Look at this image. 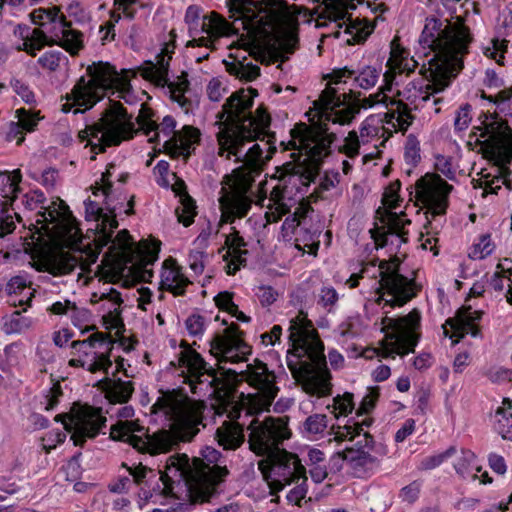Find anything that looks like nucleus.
Returning a JSON list of instances; mask_svg holds the SVG:
<instances>
[{"label":"nucleus","instance_id":"nucleus-1","mask_svg":"<svg viewBox=\"0 0 512 512\" xmlns=\"http://www.w3.org/2000/svg\"><path fill=\"white\" fill-rule=\"evenodd\" d=\"M257 95L256 89H240L227 98L217 113L218 154L226 159L235 156V162L242 163L224 177L225 186L219 198V227L248 214L258 192L253 189L255 179L260 175L265 159L269 158L263 156V148L258 143L242 153L245 143L265 137L270 126V115L263 106L256 109L255 115L250 111Z\"/></svg>","mask_w":512,"mask_h":512},{"label":"nucleus","instance_id":"nucleus-2","mask_svg":"<svg viewBox=\"0 0 512 512\" xmlns=\"http://www.w3.org/2000/svg\"><path fill=\"white\" fill-rule=\"evenodd\" d=\"M473 40L465 19L454 16L451 19H426V24L420 37V43L434 52L429 60L431 84L423 80L409 82L399 93L414 109L427 104L431 96L443 91L452 78L463 67L462 56L468 53Z\"/></svg>","mask_w":512,"mask_h":512},{"label":"nucleus","instance_id":"nucleus-3","mask_svg":"<svg viewBox=\"0 0 512 512\" xmlns=\"http://www.w3.org/2000/svg\"><path fill=\"white\" fill-rule=\"evenodd\" d=\"M152 411L162 412L169 420L168 429H160L149 435L136 421L132 406H124L117 412L120 420L111 426L110 437L130 444L139 452L151 455L167 453L177 449L180 443L190 442L199 432L201 413L187 402L170 394H164L152 406Z\"/></svg>","mask_w":512,"mask_h":512},{"label":"nucleus","instance_id":"nucleus-4","mask_svg":"<svg viewBox=\"0 0 512 512\" xmlns=\"http://www.w3.org/2000/svg\"><path fill=\"white\" fill-rule=\"evenodd\" d=\"M289 339L293 353L287 356V366L303 390L318 397L330 394L331 375L326 365L324 344L312 323L298 315L290 321Z\"/></svg>","mask_w":512,"mask_h":512},{"label":"nucleus","instance_id":"nucleus-5","mask_svg":"<svg viewBox=\"0 0 512 512\" xmlns=\"http://www.w3.org/2000/svg\"><path fill=\"white\" fill-rule=\"evenodd\" d=\"M291 137L289 144L305 157L297 163L288 162L282 166L279 171L280 183L270 193L275 203H280L285 198L286 184L292 178L298 176L305 184L314 181L323 159L331 153V144L336 139L334 133L328 132L326 124L321 123L314 126L299 123L291 130Z\"/></svg>","mask_w":512,"mask_h":512},{"label":"nucleus","instance_id":"nucleus-6","mask_svg":"<svg viewBox=\"0 0 512 512\" xmlns=\"http://www.w3.org/2000/svg\"><path fill=\"white\" fill-rule=\"evenodd\" d=\"M201 455L202 457L193 458H189L186 454L173 455V461L178 466L170 468L173 476L188 477L192 504L209 502L229 475L226 465H222L221 452L215 448L206 447Z\"/></svg>","mask_w":512,"mask_h":512},{"label":"nucleus","instance_id":"nucleus-7","mask_svg":"<svg viewBox=\"0 0 512 512\" xmlns=\"http://www.w3.org/2000/svg\"><path fill=\"white\" fill-rule=\"evenodd\" d=\"M111 89H115L117 97L126 103L136 102V96L127 78L120 77L115 67L107 62H94L86 68V75L78 79L71 92L66 95V99L74 106L83 107L85 111L103 99Z\"/></svg>","mask_w":512,"mask_h":512},{"label":"nucleus","instance_id":"nucleus-8","mask_svg":"<svg viewBox=\"0 0 512 512\" xmlns=\"http://www.w3.org/2000/svg\"><path fill=\"white\" fill-rule=\"evenodd\" d=\"M109 103L100 120L79 133L82 140H88L95 153L119 145L123 140L132 138L136 132L132 117L123 105L113 100H109Z\"/></svg>","mask_w":512,"mask_h":512},{"label":"nucleus","instance_id":"nucleus-9","mask_svg":"<svg viewBox=\"0 0 512 512\" xmlns=\"http://www.w3.org/2000/svg\"><path fill=\"white\" fill-rule=\"evenodd\" d=\"M152 114L153 112L150 108L146 107L144 104L141 105V109L136 118L140 130L147 136L151 132H154V135L149 138L150 142L158 140L159 134L162 133L164 136L168 137V139L164 141L166 153L169 154L171 158L182 156L186 160L191 155L192 146L199 140V130L192 126L185 125L180 131H176V120L172 116L167 115L160 124H156V122L152 120Z\"/></svg>","mask_w":512,"mask_h":512},{"label":"nucleus","instance_id":"nucleus-10","mask_svg":"<svg viewBox=\"0 0 512 512\" xmlns=\"http://www.w3.org/2000/svg\"><path fill=\"white\" fill-rule=\"evenodd\" d=\"M249 449L258 456L267 458L283 448V442L291 437L287 417L253 418L247 425Z\"/></svg>","mask_w":512,"mask_h":512},{"label":"nucleus","instance_id":"nucleus-11","mask_svg":"<svg viewBox=\"0 0 512 512\" xmlns=\"http://www.w3.org/2000/svg\"><path fill=\"white\" fill-rule=\"evenodd\" d=\"M421 315L417 309H413L403 317L393 318L385 316L382 319V330L386 333L385 343L381 349L383 357L405 355L414 351L419 340L418 329Z\"/></svg>","mask_w":512,"mask_h":512},{"label":"nucleus","instance_id":"nucleus-12","mask_svg":"<svg viewBox=\"0 0 512 512\" xmlns=\"http://www.w3.org/2000/svg\"><path fill=\"white\" fill-rule=\"evenodd\" d=\"M240 375L242 380L255 390L254 393L248 394L249 406L246 407V416L269 410L279 392L275 372L264 362L255 359Z\"/></svg>","mask_w":512,"mask_h":512},{"label":"nucleus","instance_id":"nucleus-13","mask_svg":"<svg viewBox=\"0 0 512 512\" xmlns=\"http://www.w3.org/2000/svg\"><path fill=\"white\" fill-rule=\"evenodd\" d=\"M354 94H338L337 90L327 86L322 92L315 105H320V121H329L340 125H346L352 122L361 108H370L375 105L371 96L360 100L354 97ZM360 96V94L358 95Z\"/></svg>","mask_w":512,"mask_h":512},{"label":"nucleus","instance_id":"nucleus-14","mask_svg":"<svg viewBox=\"0 0 512 512\" xmlns=\"http://www.w3.org/2000/svg\"><path fill=\"white\" fill-rule=\"evenodd\" d=\"M114 230L111 232L110 252H123L127 254V262L131 263L130 271L139 281L148 282L153 277V271L148 269L158 259L159 245L148 244L142 241L138 247L133 248L132 238L128 230L118 232L113 238Z\"/></svg>","mask_w":512,"mask_h":512},{"label":"nucleus","instance_id":"nucleus-15","mask_svg":"<svg viewBox=\"0 0 512 512\" xmlns=\"http://www.w3.org/2000/svg\"><path fill=\"white\" fill-rule=\"evenodd\" d=\"M379 288L380 294L377 303L385 301L384 305L390 307L403 306L416 296V284L414 280L399 273V261L395 258L392 262L383 260L379 263Z\"/></svg>","mask_w":512,"mask_h":512},{"label":"nucleus","instance_id":"nucleus-16","mask_svg":"<svg viewBox=\"0 0 512 512\" xmlns=\"http://www.w3.org/2000/svg\"><path fill=\"white\" fill-rule=\"evenodd\" d=\"M270 469H265V460L259 462V469L267 480L271 494H277L286 486L298 483L301 478L307 476L306 468L301 463L298 455L284 448L267 458Z\"/></svg>","mask_w":512,"mask_h":512},{"label":"nucleus","instance_id":"nucleus-17","mask_svg":"<svg viewBox=\"0 0 512 512\" xmlns=\"http://www.w3.org/2000/svg\"><path fill=\"white\" fill-rule=\"evenodd\" d=\"M178 361L179 366L185 368V382L189 384L192 393L216 395L225 388L226 383L222 377L217 375L215 369L207 367V363L195 350L181 351Z\"/></svg>","mask_w":512,"mask_h":512},{"label":"nucleus","instance_id":"nucleus-18","mask_svg":"<svg viewBox=\"0 0 512 512\" xmlns=\"http://www.w3.org/2000/svg\"><path fill=\"white\" fill-rule=\"evenodd\" d=\"M115 168L114 164H109L107 166L106 171L102 174L101 177V185L96 183L95 190H93V194L97 195L98 191H101L105 196L106 200V209L107 212H104L103 208L99 207L96 202L89 201L86 203V211L87 213H91L96 216V219L100 221L97 224L99 228V232L96 236L95 242L98 249H103L108 245L111 241V232L118 227V221L116 220V211H121L123 205L122 203L118 207L117 205L111 204V195H112V182L110 181V177L112 176V170Z\"/></svg>","mask_w":512,"mask_h":512},{"label":"nucleus","instance_id":"nucleus-19","mask_svg":"<svg viewBox=\"0 0 512 512\" xmlns=\"http://www.w3.org/2000/svg\"><path fill=\"white\" fill-rule=\"evenodd\" d=\"M55 421H61L65 430L72 432L71 439L76 446H83L87 438H95L106 418L101 415V410L88 405L73 406L71 415L58 414Z\"/></svg>","mask_w":512,"mask_h":512},{"label":"nucleus","instance_id":"nucleus-20","mask_svg":"<svg viewBox=\"0 0 512 512\" xmlns=\"http://www.w3.org/2000/svg\"><path fill=\"white\" fill-rule=\"evenodd\" d=\"M178 466L173 461V456L169 457L166 465V471H156L147 468L141 464L136 467L129 468V473L133 477L134 482L138 485H147L151 487L152 492L159 496L165 497H176V488L183 486L186 488L188 497L190 498V484L188 483V477L173 476L170 473V468Z\"/></svg>","mask_w":512,"mask_h":512},{"label":"nucleus","instance_id":"nucleus-21","mask_svg":"<svg viewBox=\"0 0 512 512\" xmlns=\"http://www.w3.org/2000/svg\"><path fill=\"white\" fill-rule=\"evenodd\" d=\"M277 0H227L229 17L240 21L242 28L252 30L265 25L278 15Z\"/></svg>","mask_w":512,"mask_h":512},{"label":"nucleus","instance_id":"nucleus-22","mask_svg":"<svg viewBox=\"0 0 512 512\" xmlns=\"http://www.w3.org/2000/svg\"><path fill=\"white\" fill-rule=\"evenodd\" d=\"M83 35L81 32L72 29L65 21L59 22V32L54 31L53 36L48 37L40 28H34L24 42V49L31 55L42 49L45 45L58 44L71 55H76L83 48Z\"/></svg>","mask_w":512,"mask_h":512},{"label":"nucleus","instance_id":"nucleus-23","mask_svg":"<svg viewBox=\"0 0 512 512\" xmlns=\"http://www.w3.org/2000/svg\"><path fill=\"white\" fill-rule=\"evenodd\" d=\"M486 153L503 169L507 170L512 161V131L502 121L493 120L481 129Z\"/></svg>","mask_w":512,"mask_h":512},{"label":"nucleus","instance_id":"nucleus-24","mask_svg":"<svg viewBox=\"0 0 512 512\" xmlns=\"http://www.w3.org/2000/svg\"><path fill=\"white\" fill-rule=\"evenodd\" d=\"M453 186L438 175H426L416 182V197L434 218L444 215Z\"/></svg>","mask_w":512,"mask_h":512},{"label":"nucleus","instance_id":"nucleus-25","mask_svg":"<svg viewBox=\"0 0 512 512\" xmlns=\"http://www.w3.org/2000/svg\"><path fill=\"white\" fill-rule=\"evenodd\" d=\"M243 333L238 325L231 324L222 334H215L210 341L211 350L215 351L221 361L238 363L246 360L251 347L243 340Z\"/></svg>","mask_w":512,"mask_h":512},{"label":"nucleus","instance_id":"nucleus-26","mask_svg":"<svg viewBox=\"0 0 512 512\" xmlns=\"http://www.w3.org/2000/svg\"><path fill=\"white\" fill-rule=\"evenodd\" d=\"M248 409L235 401L227 402L224 406V412L229 420L224 421L216 430L215 438L218 444L225 450H236L245 441L244 423H239L241 413Z\"/></svg>","mask_w":512,"mask_h":512},{"label":"nucleus","instance_id":"nucleus-27","mask_svg":"<svg viewBox=\"0 0 512 512\" xmlns=\"http://www.w3.org/2000/svg\"><path fill=\"white\" fill-rule=\"evenodd\" d=\"M59 203L53 202L51 206L45 208L41 213L45 224H53L52 230L54 236L62 242L76 241L80 234L76 219L73 217L66 203L58 199ZM40 222V220H38Z\"/></svg>","mask_w":512,"mask_h":512},{"label":"nucleus","instance_id":"nucleus-28","mask_svg":"<svg viewBox=\"0 0 512 512\" xmlns=\"http://www.w3.org/2000/svg\"><path fill=\"white\" fill-rule=\"evenodd\" d=\"M98 254L85 253L82 250L64 251L53 253L46 261V271L53 276H60L72 272L76 267L87 271L89 266L96 262Z\"/></svg>","mask_w":512,"mask_h":512},{"label":"nucleus","instance_id":"nucleus-29","mask_svg":"<svg viewBox=\"0 0 512 512\" xmlns=\"http://www.w3.org/2000/svg\"><path fill=\"white\" fill-rule=\"evenodd\" d=\"M238 28L231 24L218 12L212 11L209 14L203 16L202 24L200 28L201 33H205L206 36L193 37L188 41V47L203 46L206 48H213L215 41L222 37H229L236 35Z\"/></svg>","mask_w":512,"mask_h":512},{"label":"nucleus","instance_id":"nucleus-30","mask_svg":"<svg viewBox=\"0 0 512 512\" xmlns=\"http://www.w3.org/2000/svg\"><path fill=\"white\" fill-rule=\"evenodd\" d=\"M482 316L481 311H472L471 307H463L456 316L446 320L444 325V334L449 337L463 338L466 334L473 337L480 335V329L475 324Z\"/></svg>","mask_w":512,"mask_h":512},{"label":"nucleus","instance_id":"nucleus-31","mask_svg":"<svg viewBox=\"0 0 512 512\" xmlns=\"http://www.w3.org/2000/svg\"><path fill=\"white\" fill-rule=\"evenodd\" d=\"M373 448V438L369 433H364L363 440L358 441L355 447H347L337 452V456L346 461L352 468H367L372 466L376 458L370 454Z\"/></svg>","mask_w":512,"mask_h":512},{"label":"nucleus","instance_id":"nucleus-32","mask_svg":"<svg viewBox=\"0 0 512 512\" xmlns=\"http://www.w3.org/2000/svg\"><path fill=\"white\" fill-rule=\"evenodd\" d=\"M190 280L182 272V268L173 258H168L163 262L161 272L160 288L168 291L175 296L184 295L186 287Z\"/></svg>","mask_w":512,"mask_h":512},{"label":"nucleus","instance_id":"nucleus-33","mask_svg":"<svg viewBox=\"0 0 512 512\" xmlns=\"http://www.w3.org/2000/svg\"><path fill=\"white\" fill-rule=\"evenodd\" d=\"M225 245L228 250L224 255V260L230 259L227 263V274L234 275L246 262L245 255L248 252L242 249L246 246V242L240 236L239 231L235 227H231V232L225 236Z\"/></svg>","mask_w":512,"mask_h":512},{"label":"nucleus","instance_id":"nucleus-34","mask_svg":"<svg viewBox=\"0 0 512 512\" xmlns=\"http://www.w3.org/2000/svg\"><path fill=\"white\" fill-rule=\"evenodd\" d=\"M17 122H11L6 134L8 141H16L20 145L25 139L26 132H32L36 128L40 117L38 113L20 108L16 110Z\"/></svg>","mask_w":512,"mask_h":512},{"label":"nucleus","instance_id":"nucleus-35","mask_svg":"<svg viewBox=\"0 0 512 512\" xmlns=\"http://www.w3.org/2000/svg\"><path fill=\"white\" fill-rule=\"evenodd\" d=\"M494 428L503 439L512 441V401L504 399L494 415Z\"/></svg>","mask_w":512,"mask_h":512},{"label":"nucleus","instance_id":"nucleus-36","mask_svg":"<svg viewBox=\"0 0 512 512\" xmlns=\"http://www.w3.org/2000/svg\"><path fill=\"white\" fill-rule=\"evenodd\" d=\"M134 392V385L131 381H123L121 379L110 383L106 390V398L111 404L127 403Z\"/></svg>","mask_w":512,"mask_h":512},{"label":"nucleus","instance_id":"nucleus-37","mask_svg":"<svg viewBox=\"0 0 512 512\" xmlns=\"http://www.w3.org/2000/svg\"><path fill=\"white\" fill-rule=\"evenodd\" d=\"M476 456L470 450H461V455L457 458L454 468L462 478L475 480L478 478V472L481 471V467L475 463Z\"/></svg>","mask_w":512,"mask_h":512},{"label":"nucleus","instance_id":"nucleus-38","mask_svg":"<svg viewBox=\"0 0 512 512\" xmlns=\"http://www.w3.org/2000/svg\"><path fill=\"white\" fill-rule=\"evenodd\" d=\"M226 71L240 80L251 82L260 75V67L251 62L245 63L234 59L231 62L225 61Z\"/></svg>","mask_w":512,"mask_h":512},{"label":"nucleus","instance_id":"nucleus-39","mask_svg":"<svg viewBox=\"0 0 512 512\" xmlns=\"http://www.w3.org/2000/svg\"><path fill=\"white\" fill-rule=\"evenodd\" d=\"M390 103L392 106H395V108H391L387 116L390 118V121H396L399 130L406 131L414 120V116L411 114V108L403 100H391Z\"/></svg>","mask_w":512,"mask_h":512},{"label":"nucleus","instance_id":"nucleus-40","mask_svg":"<svg viewBox=\"0 0 512 512\" xmlns=\"http://www.w3.org/2000/svg\"><path fill=\"white\" fill-rule=\"evenodd\" d=\"M370 424L371 420L364 419L362 422L353 421L344 426L332 425L329 434L333 435L334 441L341 443L346 440H353L355 436L360 435L363 426H369Z\"/></svg>","mask_w":512,"mask_h":512},{"label":"nucleus","instance_id":"nucleus-41","mask_svg":"<svg viewBox=\"0 0 512 512\" xmlns=\"http://www.w3.org/2000/svg\"><path fill=\"white\" fill-rule=\"evenodd\" d=\"M328 427V417L325 414H312L308 416L301 425L302 432L308 438L317 439L323 436Z\"/></svg>","mask_w":512,"mask_h":512},{"label":"nucleus","instance_id":"nucleus-42","mask_svg":"<svg viewBox=\"0 0 512 512\" xmlns=\"http://www.w3.org/2000/svg\"><path fill=\"white\" fill-rule=\"evenodd\" d=\"M69 365L72 367H83L86 368L89 372L95 373L97 371H104L106 374L108 373V369L112 366V362L110 360V356L108 353H94L93 360L90 363H86L81 359H71L69 361Z\"/></svg>","mask_w":512,"mask_h":512},{"label":"nucleus","instance_id":"nucleus-43","mask_svg":"<svg viewBox=\"0 0 512 512\" xmlns=\"http://www.w3.org/2000/svg\"><path fill=\"white\" fill-rule=\"evenodd\" d=\"M96 343H99L100 345H107V349L110 351L113 341L109 335L96 332L85 340L73 341L71 347L78 352L82 351L84 354L88 355V351L86 349L94 347Z\"/></svg>","mask_w":512,"mask_h":512},{"label":"nucleus","instance_id":"nucleus-44","mask_svg":"<svg viewBox=\"0 0 512 512\" xmlns=\"http://www.w3.org/2000/svg\"><path fill=\"white\" fill-rule=\"evenodd\" d=\"M180 203V206L176 209V214L179 222L183 223V225L187 227L194 221L196 205L188 193L181 196Z\"/></svg>","mask_w":512,"mask_h":512},{"label":"nucleus","instance_id":"nucleus-45","mask_svg":"<svg viewBox=\"0 0 512 512\" xmlns=\"http://www.w3.org/2000/svg\"><path fill=\"white\" fill-rule=\"evenodd\" d=\"M21 181L20 170L13 171V174L9 172H0V194L4 198H9L18 190V184Z\"/></svg>","mask_w":512,"mask_h":512},{"label":"nucleus","instance_id":"nucleus-46","mask_svg":"<svg viewBox=\"0 0 512 512\" xmlns=\"http://www.w3.org/2000/svg\"><path fill=\"white\" fill-rule=\"evenodd\" d=\"M404 159L406 164L415 167L421 161L420 143L415 135L410 134L407 137L404 147Z\"/></svg>","mask_w":512,"mask_h":512},{"label":"nucleus","instance_id":"nucleus-47","mask_svg":"<svg viewBox=\"0 0 512 512\" xmlns=\"http://www.w3.org/2000/svg\"><path fill=\"white\" fill-rule=\"evenodd\" d=\"M494 248L490 235L484 234L480 237V241L473 245L468 256L472 260H481L489 256Z\"/></svg>","mask_w":512,"mask_h":512},{"label":"nucleus","instance_id":"nucleus-48","mask_svg":"<svg viewBox=\"0 0 512 512\" xmlns=\"http://www.w3.org/2000/svg\"><path fill=\"white\" fill-rule=\"evenodd\" d=\"M455 453L456 448L454 446H450L442 453L423 458L419 463L418 469L422 471L432 470L440 466L445 460L452 457Z\"/></svg>","mask_w":512,"mask_h":512},{"label":"nucleus","instance_id":"nucleus-49","mask_svg":"<svg viewBox=\"0 0 512 512\" xmlns=\"http://www.w3.org/2000/svg\"><path fill=\"white\" fill-rule=\"evenodd\" d=\"M32 325V321L28 317L21 315L20 311H14L11 314L9 322L5 323L4 328L6 333H21Z\"/></svg>","mask_w":512,"mask_h":512},{"label":"nucleus","instance_id":"nucleus-50","mask_svg":"<svg viewBox=\"0 0 512 512\" xmlns=\"http://www.w3.org/2000/svg\"><path fill=\"white\" fill-rule=\"evenodd\" d=\"M379 78V71L371 66L363 68L360 73L355 76L354 82L356 85L363 89H369L373 87Z\"/></svg>","mask_w":512,"mask_h":512},{"label":"nucleus","instance_id":"nucleus-51","mask_svg":"<svg viewBox=\"0 0 512 512\" xmlns=\"http://www.w3.org/2000/svg\"><path fill=\"white\" fill-rule=\"evenodd\" d=\"M14 229L12 210L9 208L7 201L0 199V237L13 232Z\"/></svg>","mask_w":512,"mask_h":512},{"label":"nucleus","instance_id":"nucleus-52","mask_svg":"<svg viewBox=\"0 0 512 512\" xmlns=\"http://www.w3.org/2000/svg\"><path fill=\"white\" fill-rule=\"evenodd\" d=\"M307 476L300 479L298 483H294L295 486L287 493L286 499L290 504L302 506V500L306 498L308 492Z\"/></svg>","mask_w":512,"mask_h":512},{"label":"nucleus","instance_id":"nucleus-53","mask_svg":"<svg viewBox=\"0 0 512 512\" xmlns=\"http://www.w3.org/2000/svg\"><path fill=\"white\" fill-rule=\"evenodd\" d=\"M31 285L30 279L25 274H20L12 277L5 286V292L8 295L21 294L26 288Z\"/></svg>","mask_w":512,"mask_h":512},{"label":"nucleus","instance_id":"nucleus-54","mask_svg":"<svg viewBox=\"0 0 512 512\" xmlns=\"http://www.w3.org/2000/svg\"><path fill=\"white\" fill-rule=\"evenodd\" d=\"M334 409L338 411L336 417L347 416L354 409L353 394L346 392L334 398Z\"/></svg>","mask_w":512,"mask_h":512},{"label":"nucleus","instance_id":"nucleus-55","mask_svg":"<svg viewBox=\"0 0 512 512\" xmlns=\"http://www.w3.org/2000/svg\"><path fill=\"white\" fill-rule=\"evenodd\" d=\"M338 293L331 286H323L319 292V304L331 311L338 301Z\"/></svg>","mask_w":512,"mask_h":512},{"label":"nucleus","instance_id":"nucleus-56","mask_svg":"<svg viewBox=\"0 0 512 512\" xmlns=\"http://www.w3.org/2000/svg\"><path fill=\"white\" fill-rule=\"evenodd\" d=\"M472 120L471 105L464 104L459 107L454 120V128L457 131L466 130Z\"/></svg>","mask_w":512,"mask_h":512},{"label":"nucleus","instance_id":"nucleus-57","mask_svg":"<svg viewBox=\"0 0 512 512\" xmlns=\"http://www.w3.org/2000/svg\"><path fill=\"white\" fill-rule=\"evenodd\" d=\"M379 392L375 388L368 389V393L363 397L356 414L358 416L368 414L372 411L375 406L376 400L378 399Z\"/></svg>","mask_w":512,"mask_h":512},{"label":"nucleus","instance_id":"nucleus-58","mask_svg":"<svg viewBox=\"0 0 512 512\" xmlns=\"http://www.w3.org/2000/svg\"><path fill=\"white\" fill-rule=\"evenodd\" d=\"M200 18V9L198 6L190 5L185 13V22L189 26L190 34L196 37L200 30L198 31V20Z\"/></svg>","mask_w":512,"mask_h":512},{"label":"nucleus","instance_id":"nucleus-59","mask_svg":"<svg viewBox=\"0 0 512 512\" xmlns=\"http://www.w3.org/2000/svg\"><path fill=\"white\" fill-rule=\"evenodd\" d=\"M359 139L355 131H350L348 136L345 138V144L341 151L344 152L348 157L353 158L359 154Z\"/></svg>","mask_w":512,"mask_h":512},{"label":"nucleus","instance_id":"nucleus-60","mask_svg":"<svg viewBox=\"0 0 512 512\" xmlns=\"http://www.w3.org/2000/svg\"><path fill=\"white\" fill-rule=\"evenodd\" d=\"M141 75L143 78L154 82L158 86H165L168 84L165 79H160L159 69L157 68V65L152 62L147 63V65L141 69Z\"/></svg>","mask_w":512,"mask_h":512},{"label":"nucleus","instance_id":"nucleus-61","mask_svg":"<svg viewBox=\"0 0 512 512\" xmlns=\"http://www.w3.org/2000/svg\"><path fill=\"white\" fill-rule=\"evenodd\" d=\"M204 317L199 314H192L186 320V328L190 335L197 336L204 331Z\"/></svg>","mask_w":512,"mask_h":512},{"label":"nucleus","instance_id":"nucleus-62","mask_svg":"<svg viewBox=\"0 0 512 512\" xmlns=\"http://www.w3.org/2000/svg\"><path fill=\"white\" fill-rule=\"evenodd\" d=\"M168 87L170 88L172 99L176 102H178L182 107H185L186 103L188 102L187 99L184 97V92L188 87V81H183L180 83H169Z\"/></svg>","mask_w":512,"mask_h":512},{"label":"nucleus","instance_id":"nucleus-63","mask_svg":"<svg viewBox=\"0 0 512 512\" xmlns=\"http://www.w3.org/2000/svg\"><path fill=\"white\" fill-rule=\"evenodd\" d=\"M410 223V220L402 219L401 217L393 213L389 217V232L392 234H396L400 237H404V235L406 234V232L404 231V227L406 224Z\"/></svg>","mask_w":512,"mask_h":512},{"label":"nucleus","instance_id":"nucleus-64","mask_svg":"<svg viewBox=\"0 0 512 512\" xmlns=\"http://www.w3.org/2000/svg\"><path fill=\"white\" fill-rule=\"evenodd\" d=\"M38 63L46 69L51 71L56 70L60 64V53L59 52H46L39 59Z\"/></svg>","mask_w":512,"mask_h":512}]
</instances>
